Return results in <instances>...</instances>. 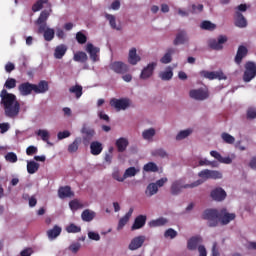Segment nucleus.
Returning <instances> with one entry per match:
<instances>
[{
  "instance_id": "nucleus-1",
  "label": "nucleus",
  "mask_w": 256,
  "mask_h": 256,
  "mask_svg": "<svg viewBox=\"0 0 256 256\" xmlns=\"http://www.w3.org/2000/svg\"><path fill=\"white\" fill-rule=\"evenodd\" d=\"M0 98V105L3 107L4 115L9 119L19 117L21 103L17 100V96L13 93H8L7 89H2L0 92Z\"/></svg>"
},
{
  "instance_id": "nucleus-2",
  "label": "nucleus",
  "mask_w": 256,
  "mask_h": 256,
  "mask_svg": "<svg viewBox=\"0 0 256 256\" xmlns=\"http://www.w3.org/2000/svg\"><path fill=\"white\" fill-rule=\"evenodd\" d=\"M199 185H203V180L199 179L191 184H183L182 180H176L172 183L171 193L172 195H179L182 189H195V187H199Z\"/></svg>"
},
{
  "instance_id": "nucleus-3",
  "label": "nucleus",
  "mask_w": 256,
  "mask_h": 256,
  "mask_svg": "<svg viewBox=\"0 0 256 256\" xmlns=\"http://www.w3.org/2000/svg\"><path fill=\"white\" fill-rule=\"evenodd\" d=\"M220 213L217 210H206L203 213V219L208 221V227H217L219 225Z\"/></svg>"
},
{
  "instance_id": "nucleus-4",
  "label": "nucleus",
  "mask_w": 256,
  "mask_h": 256,
  "mask_svg": "<svg viewBox=\"0 0 256 256\" xmlns=\"http://www.w3.org/2000/svg\"><path fill=\"white\" fill-rule=\"evenodd\" d=\"M256 77V64L255 62L248 61L245 64V71L243 75V81L249 83L252 79Z\"/></svg>"
},
{
  "instance_id": "nucleus-5",
  "label": "nucleus",
  "mask_w": 256,
  "mask_h": 256,
  "mask_svg": "<svg viewBox=\"0 0 256 256\" xmlns=\"http://www.w3.org/2000/svg\"><path fill=\"white\" fill-rule=\"evenodd\" d=\"M49 11L44 10L40 13L38 19L36 20V25H38L37 33L39 35L43 34V31L47 29V20L49 19Z\"/></svg>"
},
{
  "instance_id": "nucleus-6",
  "label": "nucleus",
  "mask_w": 256,
  "mask_h": 256,
  "mask_svg": "<svg viewBox=\"0 0 256 256\" xmlns=\"http://www.w3.org/2000/svg\"><path fill=\"white\" fill-rule=\"evenodd\" d=\"M198 177L207 181V179H222L223 174L217 170L204 169L198 173Z\"/></svg>"
},
{
  "instance_id": "nucleus-7",
  "label": "nucleus",
  "mask_w": 256,
  "mask_h": 256,
  "mask_svg": "<svg viewBox=\"0 0 256 256\" xmlns=\"http://www.w3.org/2000/svg\"><path fill=\"white\" fill-rule=\"evenodd\" d=\"M109 68L117 75H125V73L129 72V66L122 61L112 62Z\"/></svg>"
},
{
  "instance_id": "nucleus-8",
  "label": "nucleus",
  "mask_w": 256,
  "mask_h": 256,
  "mask_svg": "<svg viewBox=\"0 0 256 256\" xmlns=\"http://www.w3.org/2000/svg\"><path fill=\"white\" fill-rule=\"evenodd\" d=\"M110 105L111 107H114L116 111H125L130 105L129 99L127 98H122V99H117V98H112L110 100Z\"/></svg>"
},
{
  "instance_id": "nucleus-9",
  "label": "nucleus",
  "mask_w": 256,
  "mask_h": 256,
  "mask_svg": "<svg viewBox=\"0 0 256 256\" xmlns=\"http://www.w3.org/2000/svg\"><path fill=\"white\" fill-rule=\"evenodd\" d=\"M225 43H227V36L220 35L217 40L210 39L208 41V47H210V49H213L214 51H221Z\"/></svg>"
},
{
  "instance_id": "nucleus-10",
  "label": "nucleus",
  "mask_w": 256,
  "mask_h": 256,
  "mask_svg": "<svg viewBox=\"0 0 256 256\" xmlns=\"http://www.w3.org/2000/svg\"><path fill=\"white\" fill-rule=\"evenodd\" d=\"M146 239L147 238L145 237V235H139L134 237L128 245L129 251H137V249H141V247H143V245L145 244Z\"/></svg>"
},
{
  "instance_id": "nucleus-11",
  "label": "nucleus",
  "mask_w": 256,
  "mask_h": 256,
  "mask_svg": "<svg viewBox=\"0 0 256 256\" xmlns=\"http://www.w3.org/2000/svg\"><path fill=\"white\" fill-rule=\"evenodd\" d=\"M201 77H205V79H209L210 81H213V79H219V81L227 79V76L222 71L217 72H209V71H201L200 72Z\"/></svg>"
},
{
  "instance_id": "nucleus-12",
  "label": "nucleus",
  "mask_w": 256,
  "mask_h": 256,
  "mask_svg": "<svg viewBox=\"0 0 256 256\" xmlns=\"http://www.w3.org/2000/svg\"><path fill=\"white\" fill-rule=\"evenodd\" d=\"M190 97L196 99V101H205V99L209 98V91L202 88L191 90Z\"/></svg>"
},
{
  "instance_id": "nucleus-13",
  "label": "nucleus",
  "mask_w": 256,
  "mask_h": 256,
  "mask_svg": "<svg viewBox=\"0 0 256 256\" xmlns=\"http://www.w3.org/2000/svg\"><path fill=\"white\" fill-rule=\"evenodd\" d=\"M235 217V213H229L227 212V209H222L220 211V217L218 218V221H220L222 225H229L231 221L235 220Z\"/></svg>"
},
{
  "instance_id": "nucleus-14",
  "label": "nucleus",
  "mask_w": 256,
  "mask_h": 256,
  "mask_svg": "<svg viewBox=\"0 0 256 256\" xmlns=\"http://www.w3.org/2000/svg\"><path fill=\"white\" fill-rule=\"evenodd\" d=\"M18 91L22 97H27L33 93L34 84H31L30 82H23L18 86Z\"/></svg>"
},
{
  "instance_id": "nucleus-15",
  "label": "nucleus",
  "mask_w": 256,
  "mask_h": 256,
  "mask_svg": "<svg viewBox=\"0 0 256 256\" xmlns=\"http://www.w3.org/2000/svg\"><path fill=\"white\" fill-rule=\"evenodd\" d=\"M86 51L90 55V59L93 63H97V61H99V52L101 51L99 47H95L93 44L88 43L86 45Z\"/></svg>"
},
{
  "instance_id": "nucleus-16",
  "label": "nucleus",
  "mask_w": 256,
  "mask_h": 256,
  "mask_svg": "<svg viewBox=\"0 0 256 256\" xmlns=\"http://www.w3.org/2000/svg\"><path fill=\"white\" fill-rule=\"evenodd\" d=\"M84 143H89L93 137H95V130L87 125H84L81 129Z\"/></svg>"
},
{
  "instance_id": "nucleus-17",
  "label": "nucleus",
  "mask_w": 256,
  "mask_h": 256,
  "mask_svg": "<svg viewBox=\"0 0 256 256\" xmlns=\"http://www.w3.org/2000/svg\"><path fill=\"white\" fill-rule=\"evenodd\" d=\"M155 67H157L156 62H152L144 67L140 74V79H149V77H152Z\"/></svg>"
},
{
  "instance_id": "nucleus-18",
  "label": "nucleus",
  "mask_w": 256,
  "mask_h": 256,
  "mask_svg": "<svg viewBox=\"0 0 256 256\" xmlns=\"http://www.w3.org/2000/svg\"><path fill=\"white\" fill-rule=\"evenodd\" d=\"M210 197L214 201H225V198L227 197V192H225L223 188H215L214 190L211 191Z\"/></svg>"
},
{
  "instance_id": "nucleus-19",
  "label": "nucleus",
  "mask_w": 256,
  "mask_h": 256,
  "mask_svg": "<svg viewBox=\"0 0 256 256\" xmlns=\"http://www.w3.org/2000/svg\"><path fill=\"white\" fill-rule=\"evenodd\" d=\"M247 53H249V50H247V47L245 46H239L236 56H235V64L236 65H241L243 59H245V57H247Z\"/></svg>"
},
{
  "instance_id": "nucleus-20",
  "label": "nucleus",
  "mask_w": 256,
  "mask_h": 256,
  "mask_svg": "<svg viewBox=\"0 0 256 256\" xmlns=\"http://www.w3.org/2000/svg\"><path fill=\"white\" fill-rule=\"evenodd\" d=\"M49 91V82L41 80L38 84H34V93L36 95H41Z\"/></svg>"
},
{
  "instance_id": "nucleus-21",
  "label": "nucleus",
  "mask_w": 256,
  "mask_h": 256,
  "mask_svg": "<svg viewBox=\"0 0 256 256\" xmlns=\"http://www.w3.org/2000/svg\"><path fill=\"white\" fill-rule=\"evenodd\" d=\"M58 196L60 199H67L75 197V192L71 191V186H62L58 189Z\"/></svg>"
},
{
  "instance_id": "nucleus-22",
  "label": "nucleus",
  "mask_w": 256,
  "mask_h": 256,
  "mask_svg": "<svg viewBox=\"0 0 256 256\" xmlns=\"http://www.w3.org/2000/svg\"><path fill=\"white\" fill-rule=\"evenodd\" d=\"M145 223H147V216L139 215L138 217L135 218L131 230L136 231L137 229H141L145 227Z\"/></svg>"
},
{
  "instance_id": "nucleus-23",
  "label": "nucleus",
  "mask_w": 256,
  "mask_h": 256,
  "mask_svg": "<svg viewBox=\"0 0 256 256\" xmlns=\"http://www.w3.org/2000/svg\"><path fill=\"white\" fill-rule=\"evenodd\" d=\"M115 145L117 147L118 153H125L127 151V147H129V140L127 138H119L116 140Z\"/></svg>"
},
{
  "instance_id": "nucleus-24",
  "label": "nucleus",
  "mask_w": 256,
  "mask_h": 256,
  "mask_svg": "<svg viewBox=\"0 0 256 256\" xmlns=\"http://www.w3.org/2000/svg\"><path fill=\"white\" fill-rule=\"evenodd\" d=\"M203 241V238L201 236H193L191 237L187 242V248L189 251H195L197 247L199 246V243Z\"/></svg>"
},
{
  "instance_id": "nucleus-25",
  "label": "nucleus",
  "mask_w": 256,
  "mask_h": 256,
  "mask_svg": "<svg viewBox=\"0 0 256 256\" xmlns=\"http://www.w3.org/2000/svg\"><path fill=\"white\" fill-rule=\"evenodd\" d=\"M103 152V144L99 141H93L90 144V153L91 155H101Z\"/></svg>"
},
{
  "instance_id": "nucleus-26",
  "label": "nucleus",
  "mask_w": 256,
  "mask_h": 256,
  "mask_svg": "<svg viewBox=\"0 0 256 256\" xmlns=\"http://www.w3.org/2000/svg\"><path fill=\"white\" fill-rule=\"evenodd\" d=\"M189 41V37H187V32L184 30H181L176 35V38L174 39V45H184V43H187Z\"/></svg>"
},
{
  "instance_id": "nucleus-27",
  "label": "nucleus",
  "mask_w": 256,
  "mask_h": 256,
  "mask_svg": "<svg viewBox=\"0 0 256 256\" xmlns=\"http://www.w3.org/2000/svg\"><path fill=\"white\" fill-rule=\"evenodd\" d=\"M175 48H168L164 56L160 59L163 65H167L173 61V55H175Z\"/></svg>"
},
{
  "instance_id": "nucleus-28",
  "label": "nucleus",
  "mask_w": 256,
  "mask_h": 256,
  "mask_svg": "<svg viewBox=\"0 0 256 256\" xmlns=\"http://www.w3.org/2000/svg\"><path fill=\"white\" fill-rule=\"evenodd\" d=\"M139 61H141V56L137 55L136 48H132L129 51L128 63H130V65H137V63H139Z\"/></svg>"
},
{
  "instance_id": "nucleus-29",
  "label": "nucleus",
  "mask_w": 256,
  "mask_h": 256,
  "mask_svg": "<svg viewBox=\"0 0 256 256\" xmlns=\"http://www.w3.org/2000/svg\"><path fill=\"white\" fill-rule=\"evenodd\" d=\"M67 53V46L65 44L58 45L54 50L55 59H63Z\"/></svg>"
},
{
  "instance_id": "nucleus-30",
  "label": "nucleus",
  "mask_w": 256,
  "mask_h": 256,
  "mask_svg": "<svg viewBox=\"0 0 256 256\" xmlns=\"http://www.w3.org/2000/svg\"><path fill=\"white\" fill-rule=\"evenodd\" d=\"M235 25L236 27H240L241 29L247 27V20L245 19V16L241 14V12H236Z\"/></svg>"
},
{
  "instance_id": "nucleus-31",
  "label": "nucleus",
  "mask_w": 256,
  "mask_h": 256,
  "mask_svg": "<svg viewBox=\"0 0 256 256\" xmlns=\"http://www.w3.org/2000/svg\"><path fill=\"white\" fill-rule=\"evenodd\" d=\"M61 231H62L61 227H59L58 225H55L53 229H50L47 231L48 239H57V237L61 235Z\"/></svg>"
},
{
  "instance_id": "nucleus-32",
  "label": "nucleus",
  "mask_w": 256,
  "mask_h": 256,
  "mask_svg": "<svg viewBox=\"0 0 256 256\" xmlns=\"http://www.w3.org/2000/svg\"><path fill=\"white\" fill-rule=\"evenodd\" d=\"M81 219H82V221L89 223V222L93 221V219H95V212H93L89 209H86L82 212Z\"/></svg>"
},
{
  "instance_id": "nucleus-33",
  "label": "nucleus",
  "mask_w": 256,
  "mask_h": 256,
  "mask_svg": "<svg viewBox=\"0 0 256 256\" xmlns=\"http://www.w3.org/2000/svg\"><path fill=\"white\" fill-rule=\"evenodd\" d=\"M158 191H159V188L157 187V184L150 183V184H148V186L145 190V195H146V197H153V195H157Z\"/></svg>"
},
{
  "instance_id": "nucleus-34",
  "label": "nucleus",
  "mask_w": 256,
  "mask_h": 256,
  "mask_svg": "<svg viewBox=\"0 0 256 256\" xmlns=\"http://www.w3.org/2000/svg\"><path fill=\"white\" fill-rule=\"evenodd\" d=\"M89 57L87 56V53L83 51H79L74 54L73 60L77 63H87Z\"/></svg>"
},
{
  "instance_id": "nucleus-35",
  "label": "nucleus",
  "mask_w": 256,
  "mask_h": 256,
  "mask_svg": "<svg viewBox=\"0 0 256 256\" xmlns=\"http://www.w3.org/2000/svg\"><path fill=\"white\" fill-rule=\"evenodd\" d=\"M43 5H49V7H51V4H49V0H38L32 5L33 13L41 11V9H43Z\"/></svg>"
},
{
  "instance_id": "nucleus-36",
  "label": "nucleus",
  "mask_w": 256,
  "mask_h": 256,
  "mask_svg": "<svg viewBox=\"0 0 256 256\" xmlns=\"http://www.w3.org/2000/svg\"><path fill=\"white\" fill-rule=\"evenodd\" d=\"M27 171L29 175H34V173H37L39 171V163L35 161H28L27 162Z\"/></svg>"
},
{
  "instance_id": "nucleus-37",
  "label": "nucleus",
  "mask_w": 256,
  "mask_h": 256,
  "mask_svg": "<svg viewBox=\"0 0 256 256\" xmlns=\"http://www.w3.org/2000/svg\"><path fill=\"white\" fill-rule=\"evenodd\" d=\"M45 41H53L55 39V30L46 26L43 30Z\"/></svg>"
},
{
  "instance_id": "nucleus-38",
  "label": "nucleus",
  "mask_w": 256,
  "mask_h": 256,
  "mask_svg": "<svg viewBox=\"0 0 256 256\" xmlns=\"http://www.w3.org/2000/svg\"><path fill=\"white\" fill-rule=\"evenodd\" d=\"M69 92L75 94L76 99H81L83 95V86L76 84L69 88Z\"/></svg>"
},
{
  "instance_id": "nucleus-39",
  "label": "nucleus",
  "mask_w": 256,
  "mask_h": 256,
  "mask_svg": "<svg viewBox=\"0 0 256 256\" xmlns=\"http://www.w3.org/2000/svg\"><path fill=\"white\" fill-rule=\"evenodd\" d=\"M79 145H81V138H75L73 143L68 146V153H77L79 151Z\"/></svg>"
},
{
  "instance_id": "nucleus-40",
  "label": "nucleus",
  "mask_w": 256,
  "mask_h": 256,
  "mask_svg": "<svg viewBox=\"0 0 256 256\" xmlns=\"http://www.w3.org/2000/svg\"><path fill=\"white\" fill-rule=\"evenodd\" d=\"M201 29H203L204 31H215V29H217V25H215L214 23H212L209 20H204L201 25H200Z\"/></svg>"
},
{
  "instance_id": "nucleus-41",
  "label": "nucleus",
  "mask_w": 256,
  "mask_h": 256,
  "mask_svg": "<svg viewBox=\"0 0 256 256\" xmlns=\"http://www.w3.org/2000/svg\"><path fill=\"white\" fill-rule=\"evenodd\" d=\"M159 77L162 81H170V79H173V70L171 67H168L166 71L160 73Z\"/></svg>"
},
{
  "instance_id": "nucleus-42",
  "label": "nucleus",
  "mask_w": 256,
  "mask_h": 256,
  "mask_svg": "<svg viewBox=\"0 0 256 256\" xmlns=\"http://www.w3.org/2000/svg\"><path fill=\"white\" fill-rule=\"evenodd\" d=\"M144 171L146 173H157L159 171V167H157V164L155 162H149L143 167Z\"/></svg>"
},
{
  "instance_id": "nucleus-43",
  "label": "nucleus",
  "mask_w": 256,
  "mask_h": 256,
  "mask_svg": "<svg viewBox=\"0 0 256 256\" xmlns=\"http://www.w3.org/2000/svg\"><path fill=\"white\" fill-rule=\"evenodd\" d=\"M105 17L113 29H116V31H121L120 26H117V22L113 14H106Z\"/></svg>"
},
{
  "instance_id": "nucleus-44",
  "label": "nucleus",
  "mask_w": 256,
  "mask_h": 256,
  "mask_svg": "<svg viewBox=\"0 0 256 256\" xmlns=\"http://www.w3.org/2000/svg\"><path fill=\"white\" fill-rule=\"evenodd\" d=\"M142 137L145 141H151L153 137H155V130L154 128L146 129L142 132Z\"/></svg>"
},
{
  "instance_id": "nucleus-45",
  "label": "nucleus",
  "mask_w": 256,
  "mask_h": 256,
  "mask_svg": "<svg viewBox=\"0 0 256 256\" xmlns=\"http://www.w3.org/2000/svg\"><path fill=\"white\" fill-rule=\"evenodd\" d=\"M36 135H38V137H41L42 141H44V143H48L49 144V139H50V135H49V131L47 130H43V129H39L36 132Z\"/></svg>"
},
{
  "instance_id": "nucleus-46",
  "label": "nucleus",
  "mask_w": 256,
  "mask_h": 256,
  "mask_svg": "<svg viewBox=\"0 0 256 256\" xmlns=\"http://www.w3.org/2000/svg\"><path fill=\"white\" fill-rule=\"evenodd\" d=\"M69 207L71 211H79V209H83V204L78 199H74L69 202Z\"/></svg>"
},
{
  "instance_id": "nucleus-47",
  "label": "nucleus",
  "mask_w": 256,
  "mask_h": 256,
  "mask_svg": "<svg viewBox=\"0 0 256 256\" xmlns=\"http://www.w3.org/2000/svg\"><path fill=\"white\" fill-rule=\"evenodd\" d=\"M167 219L165 218H158L156 220H152L149 222L150 227H163V225H166Z\"/></svg>"
},
{
  "instance_id": "nucleus-48",
  "label": "nucleus",
  "mask_w": 256,
  "mask_h": 256,
  "mask_svg": "<svg viewBox=\"0 0 256 256\" xmlns=\"http://www.w3.org/2000/svg\"><path fill=\"white\" fill-rule=\"evenodd\" d=\"M221 137L224 143H227L228 145H233V143H235V137H233L231 134L227 132H223L221 134Z\"/></svg>"
},
{
  "instance_id": "nucleus-49",
  "label": "nucleus",
  "mask_w": 256,
  "mask_h": 256,
  "mask_svg": "<svg viewBox=\"0 0 256 256\" xmlns=\"http://www.w3.org/2000/svg\"><path fill=\"white\" fill-rule=\"evenodd\" d=\"M193 133V130L187 129L180 131L176 136V141H181L183 139H186V137H189V135Z\"/></svg>"
},
{
  "instance_id": "nucleus-50",
  "label": "nucleus",
  "mask_w": 256,
  "mask_h": 256,
  "mask_svg": "<svg viewBox=\"0 0 256 256\" xmlns=\"http://www.w3.org/2000/svg\"><path fill=\"white\" fill-rule=\"evenodd\" d=\"M4 87L5 89H15L17 87V80L15 78H8Z\"/></svg>"
},
{
  "instance_id": "nucleus-51",
  "label": "nucleus",
  "mask_w": 256,
  "mask_h": 256,
  "mask_svg": "<svg viewBox=\"0 0 256 256\" xmlns=\"http://www.w3.org/2000/svg\"><path fill=\"white\" fill-rule=\"evenodd\" d=\"M137 175V168L129 167L124 172V178L127 179L128 177H135Z\"/></svg>"
},
{
  "instance_id": "nucleus-52",
  "label": "nucleus",
  "mask_w": 256,
  "mask_h": 256,
  "mask_svg": "<svg viewBox=\"0 0 256 256\" xmlns=\"http://www.w3.org/2000/svg\"><path fill=\"white\" fill-rule=\"evenodd\" d=\"M67 233H81V226H77L73 223L66 227Z\"/></svg>"
},
{
  "instance_id": "nucleus-53",
  "label": "nucleus",
  "mask_w": 256,
  "mask_h": 256,
  "mask_svg": "<svg viewBox=\"0 0 256 256\" xmlns=\"http://www.w3.org/2000/svg\"><path fill=\"white\" fill-rule=\"evenodd\" d=\"M76 41L80 45H85L87 43V36L83 34V32H77L76 33Z\"/></svg>"
},
{
  "instance_id": "nucleus-54",
  "label": "nucleus",
  "mask_w": 256,
  "mask_h": 256,
  "mask_svg": "<svg viewBox=\"0 0 256 256\" xmlns=\"http://www.w3.org/2000/svg\"><path fill=\"white\" fill-rule=\"evenodd\" d=\"M5 160L8 161V163H17V154H15V152H8L5 155Z\"/></svg>"
},
{
  "instance_id": "nucleus-55",
  "label": "nucleus",
  "mask_w": 256,
  "mask_h": 256,
  "mask_svg": "<svg viewBox=\"0 0 256 256\" xmlns=\"http://www.w3.org/2000/svg\"><path fill=\"white\" fill-rule=\"evenodd\" d=\"M152 155H153V157H162V159H163V158L167 157V152L163 148H159V149L152 151Z\"/></svg>"
},
{
  "instance_id": "nucleus-56",
  "label": "nucleus",
  "mask_w": 256,
  "mask_h": 256,
  "mask_svg": "<svg viewBox=\"0 0 256 256\" xmlns=\"http://www.w3.org/2000/svg\"><path fill=\"white\" fill-rule=\"evenodd\" d=\"M164 237H166V239L167 238L175 239V237H177V231H175L172 228H169L168 230L165 231Z\"/></svg>"
},
{
  "instance_id": "nucleus-57",
  "label": "nucleus",
  "mask_w": 256,
  "mask_h": 256,
  "mask_svg": "<svg viewBox=\"0 0 256 256\" xmlns=\"http://www.w3.org/2000/svg\"><path fill=\"white\" fill-rule=\"evenodd\" d=\"M114 150L115 149L113 147H109L108 153H106L105 157H104L106 163H111V161L113 160V151Z\"/></svg>"
},
{
  "instance_id": "nucleus-58",
  "label": "nucleus",
  "mask_w": 256,
  "mask_h": 256,
  "mask_svg": "<svg viewBox=\"0 0 256 256\" xmlns=\"http://www.w3.org/2000/svg\"><path fill=\"white\" fill-rule=\"evenodd\" d=\"M127 223H129V220L127 217H122L119 222H118V226L117 229L118 231H121V229H123V227H125L127 225Z\"/></svg>"
},
{
  "instance_id": "nucleus-59",
  "label": "nucleus",
  "mask_w": 256,
  "mask_h": 256,
  "mask_svg": "<svg viewBox=\"0 0 256 256\" xmlns=\"http://www.w3.org/2000/svg\"><path fill=\"white\" fill-rule=\"evenodd\" d=\"M201 11H203V4H199L198 6L195 4L191 5L190 13H192V14L201 13Z\"/></svg>"
},
{
  "instance_id": "nucleus-60",
  "label": "nucleus",
  "mask_w": 256,
  "mask_h": 256,
  "mask_svg": "<svg viewBox=\"0 0 256 256\" xmlns=\"http://www.w3.org/2000/svg\"><path fill=\"white\" fill-rule=\"evenodd\" d=\"M57 137H58L59 141H61L63 139H67V137H71V132H69L67 130L58 132Z\"/></svg>"
},
{
  "instance_id": "nucleus-61",
  "label": "nucleus",
  "mask_w": 256,
  "mask_h": 256,
  "mask_svg": "<svg viewBox=\"0 0 256 256\" xmlns=\"http://www.w3.org/2000/svg\"><path fill=\"white\" fill-rule=\"evenodd\" d=\"M37 151H38L37 147H35V146H29V147L26 149V154H27L29 157H31V156L37 154Z\"/></svg>"
},
{
  "instance_id": "nucleus-62",
  "label": "nucleus",
  "mask_w": 256,
  "mask_h": 256,
  "mask_svg": "<svg viewBox=\"0 0 256 256\" xmlns=\"http://www.w3.org/2000/svg\"><path fill=\"white\" fill-rule=\"evenodd\" d=\"M88 237L92 241H100L101 240V236L99 235V233H96V232H88Z\"/></svg>"
},
{
  "instance_id": "nucleus-63",
  "label": "nucleus",
  "mask_w": 256,
  "mask_h": 256,
  "mask_svg": "<svg viewBox=\"0 0 256 256\" xmlns=\"http://www.w3.org/2000/svg\"><path fill=\"white\" fill-rule=\"evenodd\" d=\"M247 119H256V109L255 108H248Z\"/></svg>"
},
{
  "instance_id": "nucleus-64",
  "label": "nucleus",
  "mask_w": 256,
  "mask_h": 256,
  "mask_svg": "<svg viewBox=\"0 0 256 256\" xmlns=\"http://www.w3.org/2000/svg\"><path fill=\"white\" fill-rule=\"evenodd\" d=\"M69 249H70V251H72V253H77L81 249V244L74 243V244L70 245Z\"/></svg>"
}]
</instances>
